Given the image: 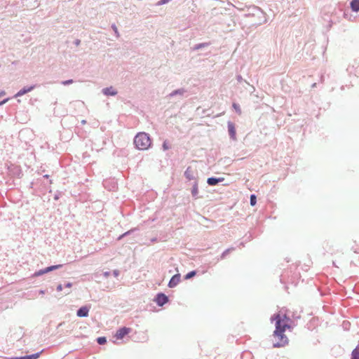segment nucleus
Segmentation results:
<instances>
[{"mask_svg":"<svg viewBox=\"0 0 359 359\" xmlns=\"http://www.w3.org/2000/svg\"><path fill=\"white\" fill-rule=\"evenodd\" d=\"M271 320L276 321V330L273 334V346L274 347L284 346L288 342L287 337L284 332L286 329L290 328V319L285 314L278 313L273 315Z\"/></svg>","mask_w":359,"mask_h":359,"instance_id":"nucleus-1","label":"nucleus"},{"mask_svg":"<svg viewBox=\"0 0 359 359\" xmlns=\"http://www.w3.org/2000/svg\"><path fill=\"white\" fill-rule=\"evenodd\" d=\"M134 144L137 149L140 150H146L149 149L151 144V140L145 133H139L134 138Z\"/></svg>","mask_w":359,"mask_h":359,"instance_id":"nucleus-2","label":"nucleus"},{"mask_svg":"<svg viewBox=\"0 0 359 359\" xmlns=\"http://www.w3.org/2000/svg\"><path fill=\"white\" fill-rule=\"evenodd\" d=\"M131 331V329L129 327H121L117 330L116 333L114 335V337L116 339H122L126 335L129 334Z\"/></svg>","mask_w":359,"mask_h":359,"instance_id":"nucleus-3","label":"nucleus"},{"mask_svg":"<svg viewBox=\"0 0 359 359\" xmlns=\"http://www.w3.org/2000/svg\"><path fill=\"white\" fill-rule=\"evenodd\" d=\"M155 301L158 306H163L168 302V298L165 294L159 293L157 294Z\"/></svg>","mask_w":359,"mask_h":359,"instance_id":"nucleus-4","label":"nucleus"},{"mask_svg":"<svg viewBox=\"0 0 359 359\" xmlns=\"http://www.w3.org/2000/svg\"><path fill=\"white\" fill-rule=\"evenodd\" d=\"M180 276L179 274H176L171 278V279L168 283V286L170 287H174L180 283Z\"/></svg>","mask_w":359,"mask_h":359,"instance_id":"nucleus-5","label":"nucleus"},{"mask_svg":"<svg viewBox=\"0 0 359 359\" xmlns=\"http://www.w3.org/2000/svg\"><path fill=\"white\" fill-rule=\"evenodd\" d=\"M195 170L191 167H188L184 172L185 177L189 180H191L195 178Z\"/></svg>","mask_w":359,"mask_h":359,"instance_id":"nucleus-6","label":"nucleus"},{"mask_svg":"<svg viewBox=\"0 0 359 359\" xmlns=\"http://www.w3.org/2000/svg\"><path fill=\"white\" fill-rule=\"evenodd\" d=\"M61 266V265H55V266H49V267H47L43 270H40L39 271L36 272L35 273L36 276H40V275H42V274H44V273H46L49 271H51L54 269H57L58 268H60Z\"/></svg>","mask_w":359,"mask_h":359,"instance_id":"nucleus-7","label":"nucleus"},{"mask_svg":"<svg viewBox=\"0 0 359 359\" xmlns=\"http://www.w3.org/2000/svg\"><path fill=\"white\" fill-rule=\"evenodd\" d=\"M89 309L86 306H83L77 311L79 317H86L88 316Z\"/></svg>","mask_w":359,"mask_h":359,"instance_id":"nucleus-8","label":"nucleus"},{"mask_svg":"<svg viewBox=\"0 0 359 359\" xmlns=\"http://www.w3.org/2000/svg\"><path fill=\"white\" fill-rule=\"evenodd\" d=\"M228 130H229V135L231 136V137L232 139L235 140L236 139V128H235L234 125L232 123H228Z\"/></svg>","mask_w":359,"mask_h":359,"instance_id":"nucleus-9","label":"nucleus"},{"mask_svg":"<svg viewBox=\"0 0 359 359\" xmlns=\"http://www.w3.org/2000/svg\"><path fill=\"white\" fill-rule=\"evenodd\" d=\"M34 88V86H30L28 88H24L21 89L20 91H18L16 93V95H15V97L22 96V95H25V93L32 91Z\"/></svg>","mask_w":359,"mask_h":359,"instance_id":"nucleus-10","label":"nucleus"},{"mask_svg":"<svg viewBox=\"0 0 359 359\" xmlns=\"http://www.w3.org/2000/svg\"><path fill=\"white\" fill-rule=\"evenodd\" d=\"M224 178L210 177L208 179V184L211 186L216 185L218 182H222Z\"/></svg>","mask_w":359,"mask_h":359,"instance_id":"nucleus-11","label":"nucleus"},{"mask_svg":"<svg viewBox=\"0 0 359 359\" xmlns=\"http://www.w3.org/2000/svg\"><path fill=\"white\" fill-rule=\"evenodd\" d=\"M351 9L355 12L359 11V0H352L351 2Z\"/></svg>","mask_w":359,"mask_h":359,"instance_id":"nucleus-12","label":"nucleus"},{"mask_svg":"<svg viewBox=\"0 0 359 359\" xmlns=\"http://www.w3.org/2000/svg\"><path fill=\"white\" fill-rule=\"evenodd\" d=\"M103 93L107 95H114L116 94V92L112 87L104 88Z\"/></svg>","mask_w":359,"mask_h":359,"instance_id":"nucleus-13","label":"nucleus"},{"mask_svg":"<svg viewBox=\"0 0 359 359\" xmlns=\"http://www.w3.org/2000/svg\"><path fill=\"white\" fill-rule=\"evenodd\" d=\"M351 359H359V345L353 351Z\"/></svg>","mask_w":359,"mask_h":359,"instance_id":"nucleus-14","label":"nucleus"},{"mask_svg":"<svg viewBox=\"0 0 359 359\" xmlns=\"http://www.w3.org/2000/svg\"><path fill=\"white\" fill-rule=\"evenodd\" d=\"M39 356V353H35V354H33L31 355L22 357L20 359H36Z\"/></svg>","mask_w":359,"mask_h":359,"instance_id":"nucleus-15","label":"nucleus"},{"mask_svg":"<svg viewBox=\"0 0 359 359\" xmlns=\"http://www.w3.org/2000/svg\"><path fill=\"white\" fill-rule=\"evenodd\" d=\"M256 203H257V199H256L255 195H254V194L251 195L250 196V205L252 206H254V205H255Z\"/></svg>","mask_w":359,"mask_h":359,"instance_id":"nucleus-16","label":"nucleus"},{"mask_svg":"<svg viewBox=\"0 0 359 359\" xmlns=\"http://www.w3.org/2000/svg\"><path fill=\"white\" fill-rule=\"evenodd\" d=\"M195 275H196V271H192L188 273L185 276V279H189V278L194 277Z\"/></svg>","mask_w":359,"mask_h":359,"instance_id":"nucleus-17","label":"nucleus"},{"mask_svg":"<svg viewBox=\"0 0 359 359\" xmlns=\"http://www.w3.org/2000/svg\"><path fill=\"white\" fill-rule=\"evenodd\" d=\"M233 107L235 109V110L236 111V112H238L239 114H241V109L240 108V106L236 104V103H233Z\"/></svg>","mask_w":359,"mask_h":359,"instance_id":"nucleus-18","label":"nucleus"},{"mask_svg":"<svg viewBox=\"0 0 359 359\" xmlns=\"http://www.w3.org/2000/svg\"><path fill=\"white\" fill-rule=\"evenodd\" d=\"M106 341H107V340H106L105 337H99V338H97V343L99 344H104L106 343Z\"/></svg>","mask_w":359,"mask_h":359,"instance_id":"nucleus-19","label":"nucleus"},{"mask_svg":"<svg viewBox=\"0 0 359 359\" xmlns=\"http://www.w3.org/2000/svg\"><path fill=\"white\" fill-rule=\"evenodd\" d=\"M163 148L164 150H168L169 149L168 144L166 141H165L163 144Z\"/></svg>","mask_w":359,"mask_h":359,"instance_id":"nucleus-20","label":"nucleus"},{"mask_svg":"<svg viewBox=\"0 0 359 359\" xmlns=\"http://www.w3.org/2000/svg\"><path fill=\"white\" fill-rule=\"evenodd\" d=\"M72 83H73V80L70 79V80H67V81H63L62 84L66 86V85H68V84H70Z\"/></svg>","mask_w":359,"mask_h":359,"instance_id":"nucleus-21","label":"nucleus"},{"mask_svg":"<svg viewBox=\"0 0 359 359\" xmlns=\"http://www.w3.org/2000/svg\"><path fill=\"white\" fill-rule=\"evenodd\" d=\"M170 0H161V1L158 2V4L159 5H161V4H166Z\"/></svg>","mask_w":359,"mask_h":359,"instance_id":"nucleus-22","label":"nucleus"},{"mask_svg":"<svg viewBox=\"0 0 359 359\" xmlns=\"http://www.w3.org/2000/svg\"><path fill=\"white\" fill-rule=\"evenodd\" d=\"M207 44L206 43H201L197 46V48L205 47Z\"/></svg>","mask_w":359,"mask_h":359,"instance_id":"nucleus-23","label":"nucleus"},{"mask_svg":"<svg viewBox=\"0 0 359 359\" xmlns=\"http://www.w3.org/2000/svg\"><path fill=\"white\" fill-rule=\"evenodd\" d=\"M57 291H59V292H60V291H62V285H57Z\"/></svg>","mask_w":359,"mask_h":359,"instance_id":"nucleus-24","label":"nucleus"},{"mask_svg":"<svg viewBox=\"0 0 359 359\" xmlns=\"http://www.w3.org/2000/svg\"><path fill=\"white\" fill-rule=\"evenodd\" d=\"M8 99H6V100H4V101L1 102H0V105H1V104H3L6 103V102L8 101Z\"/></svg>","mask_w":359,"mask_h":359,"instance_id":"nucleus-25","label":"nucleus"},{"mask_svg":"<svg viewBox=\"0 0 359 359\" xmlns=\"http://www.w3.org/2000/svg\"><path fill=\"white\" fill-rule=\"evenodd\" d=\"M72 283H68L66 285V287H67L70 288V287H72Z\"/></svg>","mask_w":359,"mask_h":359,"instance_id":"nucleus-26","label":"nucleus"},{"mask_svg":"<svg viewBox=\"0 0 359 359\" xmlns=\"http://www.w3.org/2000/svg\"><path fill=\"white\" fill-rule=\"evenodd\" d=\"M4 95H5V92L4 91L0 92V96Z\"/></svg>","mask_w":359,"mask_h":359,"instance_id":"nucleus-27","label":"nucleus"},{"mask_svg":"<svg viewBox=\"0 0 359 359\" xmlns=\"http://www.w3.org/2000/svg\"><path fill=\"white\" fill-rule=\"evenodd\" d=\"M113 29L116 32H117V28L116 26H113Z\"/></svg>","mask_w":359,"mask_h":359,"instance_id":"nucleus-28","label":"nucleus"}]
</instances>
